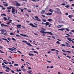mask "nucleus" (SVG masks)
<instances>
[{
    "label": "nucleus",
    "instance_id": "nucleus-14",
    "mask_svg": "<svg viewBox=\"0 0 74 74\" xmlns=\"http://www.w3.org/2000/svg\"><path fill=\"white\" fill-rule=\"evenodd\" d=\"M16 26H17L18 28H20L21 26H22V25H21L19 24L17 25Z\"/></svg>",
    "mask_w": 74,
    "mask_h": 74
},
{
    "label": "nucleus",
    "instance_id": "nucleus-51",
    "mask_svg": "<svg viewBox=\"0 0 74 74\" xmlns=\"http://www.w3.org/2000/svg\"><path fill=\"white\" fill-rule=\"evenodd\" d=\"M51 37H52V38H53L54 39H55V38H56L55 37V36H52Z\"/></svg>",
    "mask_w": 74,
    "mask_h": 74
},
{
    "label": "nucleus",
    "instance_id": "nucleus-32",
    "mask_svg": "<svg viewBox=\"0 0 74 74\" xmlns=\"http://www.w3.org/2000/svg\"><path fill=\"white\" fill-rule=\"evenodd\" d=\"M56 44H60V42L59 41H57L56 42Z\"/></svg>",
    "mask_w": 74,
    "mask_h": 74
},
{
    "label": "nucleus",
    "instance_id": "nucleus-56",
    "mask_svg": "<svg viewBox=\"0 0 74 74\" xmlns=\"http://www.w3.org/2000/svg\"><path fill=\"white\" fill-rule=\"evenodd\" d=\"M65 15H69V13H65Z\"/></svg>",
    "mask_w": 74,
    "mask_h": 74
},
{
    "label": "nucleus",
    "instance_id": "nucleus-22",
    "mask_svg": "<svg viewBox=\"0 0 74 74\" xmlns=\"http://www.w3.org/2000/svg\"><path fill=\"white\" fill-rule=\"evenodd\" d=\"M58 30H61V31H63V30H65V29H64V28H62V29H58Z\"/></svg>",
    "mask_w": 74,
    "mask_h": 74
},
{
    "label": "nucleus",
    "instance_id": "nucleus-9",
    "mask_svg": "<svg viewBox=\"0 0 74 74\" xmlns=\"http://www.w3.org/2000/svg\"><path fill=\"white\" fill-rule=\"evenodd\" d=\"M3 26H5V27H8V26H9V25H5L3 24H1V26H2V27H3Z\"/></svg>",
    "mask_w": 74,
    "mask_h": 74
},
{
    "label": "nucleus",
    "instance_id": "nucleus-15",
    "mask_svg": "<svg viewBox=\"0 0 74 74\" xmlns=\"http://www.w3.org/2000/svg\"><path fill=\"white\" fill-rule=\"evenodd\" d=\"M68 17H69V18H70V19H72V17H73V15H69L68 16Z\"/></svg>",
    "mask_w": 74,
    "mask_h": 74
},
{
    "label": "nucleus",
    "instance_id": "nucleus-33",
    "mask_svg": "<svg viewBox=\"0 0 74 74\" xmlns=\"http://www.w3.org/2000/svg\"><path fill=\"white\" fill-rule=\"evenodd\" d=\"M10 34L12 36H13V35H14V34H13V33H12V32H11L10 33Z\"/></svg>",
    "mask_w": 74,
    "mask_h": 74
},
{
    "label": "nucleus",
    "instance_id": "nucleus-37",
    "mask_svg": "<svg viewBox=\"0 0 74 74\" xmlns=\"http://www.w3.org/2000/svg\"><path fill=\"white\" fill-rule=\"evenodd\" d=\"M22 42H25V43H27V41H24V40H22Z\"/></svg>",
    "mask_w": 74,
    "mask_h": 74
},
{
    "label": "nucleus",
    "instance_id": "nucleus-5",
    "mask_svg": "<svg viewBox=\"0 0 74 74\" xmlns=\"http://www.w3.org/2000/svg\"><path fill=\"white\" fill-rule=\"evenodd\" d=\"M20 35H21V36H23V37H29L28 36L26 35H25V34L24 35L23 34H21Z\"/></svg>",
    "mask_w": 74,
    "mask_h": 74
},
{
    "label": "nucleus",
    "instance_id": "nucleus-49",
    "mask_svg": "<svg viewBox=\"0 0 74 74\" xmlns=\"http://www.w3.org/2000/svg\"><path fill=\"white\" fill-rule=\"evenodd\" d=\"M16 37H20V36H19V35H16Z\"/></svg>",
    "mask_w": 74,
    "mask_h": 74
},
{
    "label": "nucleus",
    "instance_id": "nucleus-48",
    "mask_svg": "<svg viewBox=\"0 0 74 74\" xmlns=\"http://www.w3.org/2000/svg\"><path fill=\"white\" fill-rule=\"evenodd\" d=\"M6 65H4L2 66V67H3V68H5V67H6Z\"/></svg>",
    "mask_w": 74,
    "mask_h": 74
},
{
    "label": "nucleus",
    "instance_id": "nucleus-58",
    "mask_svg": "<svg viewBox=\"0 0 74 74\" xmlns=\"http://www.w3.org/2000/svg\"><path fill=\"white\" fill-rule=\"evenodd\" d=\"M62 5H66V4H65V3H62Z\"/></svg>",
    "mask_w": 74,
    "mask_h": 74
},
{
    "label": "nucleus",
    "instance_id": "nucleus-34",
    "mask_svg": "<svg viewBox=\"0 0 74 74\" xmlns=\"http://www.w3.org/2000/svg\"><path fill=\"white\" fill-rule=\"evenodd\" d=\"M4 21H7V18H6V17H4Z\"/></svg>",
    "mask_w": 74,
    "mask_h": 74
},
{
    "label": "nucleus",
    "instance_id": "nucleus-18",
    "mask_svg": "<svg viewBox=\"0 0 74 74\" xmlns=\"http://www.w3.org/2000/svg\"><path fill=\"white\" fill-rule=\"evenodd\" d=\"M52 14V13L48 12L47 14V15H51Z\"/></svg>",
    "mask_w": 74,
    "mask_h": 74
},
{
    "label": "nucleus",
    "instance_id": "nucleus-30",
    "mask_svg": "<svg viewBox=\"0 0 74 74\" xmlns=\"http://www.w3.org/2000/svg\"><path fill=\"white\" fill-rule=\"evenodd\" d=\"M29 56H34V54H30V53H29Z\"/></svg>",
    "mask_w": 74,
    "mask_h": 74
},
{
    "label": "nucleus",
    "instance_id": "nucleus-41",
    "mask_svg": "<svg viewBox=\"0 0 74 74\" xmlns=\"http://www.w3.org/2000/svg\"><path fill=\"white\" fill-rule=\"evenodd\" d=\"M17 52H18V53H20L21 54V53H21V51H17Z\"/></svg>",
    "mask_w": 74,
    "mask_h": 74
},
{
    "label": "nucleus",
    "instance_id": "nucleus-8",
    "mask_svg": "<svg viewBox=\"0 0 74 74\" xmlns=\"http://www.w3.org/2000/svg\"><path fill=\"white\" fill-rule=\"evenodd\" d=\"M3 63H4L5 64H8V62H6L7 61L5 60H4L3 61Z\"/></svg>",
    "mask_w": 74,
    "mask_h": 74
},
{
    "label": "nucleus",
    "instance_id": "nucleus-23",
    "mask_svg": "<svg viewBox=\"0 0 74 74\" xmlns=\"http://www.w3.org/2000/svg\"><path fill=\"white\" fill-rule=\"evenodd\" d=\"M67 39L69 40V41H70L71 42V41H72V40L71 39V38H67Z\"/></svg>",
    "mask_w": 74,
    "mask_h": 74
},
{
    "label": "nucleus",
    "instance_id": "nucleus-21",
    "mask_svg": "<svg viewBox=\"0 0 74 74\" xmlns=\"http://www.w3.org/2000/svg\"><path fill=\"white\" fill-rule=\"evenodd\" d=\"M49 11H50V12H53V10H52L50 9L49 10Z\"/></svg>",
    "mask_w": 74,
    "mask_h": 74
},
{
    "label": "nucleus",
    "instance_id": "nucleus-7",
    "mask_svg": "<svg viewBox=\"0 0 74 74\" xmlns=\"http://www.w3.org/2000/svg\"><path fill=\"white\" fill-rule=\"evenodd\" d=\"M26 44H27V45H28V46H30V47H32V45L30 44V43L29 42H27V43H26Z\"/></svg>",
    "mask_w": 74,
    "mask_h": 74
},
{
    "label": "nucleus",
    "instance_id": "nucleus-16",
    "mask_svg": "<svg viewBox=\"0 0 74 74\" xmlns=\"http://www.w3.org/2000/svg\"><path fill=\"white\" fill-rule=\"evenodd\" d=\"M29 25H30V26H32V27H35V26L33 24L31 23L29 24Z\"/></svg>",
    "mask_w": 74,
    "mask_h": 74
},
{
    "label": "nucleus",
    "instance_id": "nucleus-64",
    "mask_svg": "<svg viewBox=\"0 0 74 74\" xmlns=\"http://www.w3.org/2000/svg\"><path fill=\"white\" fill-rule=\"evenodd\" d=\"M8 40H9V41H10V38H8Z\"/></svg>",
    "mask_w": 74,
    "mask_h": 74
},
{
    "label": "nucleus",
    "instance_id": "nucleus-31",
    "mask_svg": "<svg viewBox=\"0 0 74 74\" xmlns=\"http://www.w3.org/2000/svg\"><path fill=\"white\" fill-rule=\"evenodd\" d=\"M12 40L13 41H16V40H15V38H12Z\"/></svg>",
    "mask_w": 74,
    "mask_h": 74
},
{
    "label": "nucleus",
    "instance_id": "nucleus-45",
    "mask_svg": "<svg viewBox=\"0 0 74 74\" xmlns=\"http://www.w3.org/2000/svg\"><path fill=\"white\" fill-rule=\"evenodd\" d=\"M21 12H23V9H21Z\"/></svg>",
    "mask_w": 74,
    "mask_h": 74
},
{
    "label": "nucleus",
    "instance_id": "nucleus-10",
    "mask_svg": "<svg viewBox=\"0 0 74 74\" xmlns=\"http://www.w3.org/2000/svg\"><path fill=\"white\" fill-rule=\"evenodd\" d=\"M9 21H10L8 22L7 23V25H9L10 23H11V22H12V20H9Z\"/></svg>",
    "mask_w": 74,
    "mask_h": 74
},
{
    "label": "nucleus",
    "instance_id": "nucleus-12",
    "mask_svg": "<svg viewBox=\"0 0 74 74\" xmlns=\"http://www.w3.org/2000/svg\"><path fill=\"white\" fill-rule=\"evenodd\" d=\"M1 39H2V40H5V41H6L7 42H9V41L8 40H7V39H4V38H1Z\"/></svg>",
    "mask_w": 74,
    "mask_h": 74
},
{
    "label": "nucleus",
    "instance_id": "nucleus-17",
    "mask_svg": "<svg viewBox=\"0 0 74 74\" xmlns=\"http://www.w3.org/2000/svg\"><path fill=\"white\" fill-rule=\"evenodd\" d=\"M45 12V10H42V11H41V14H44V12Z\"/></svg>",
    "mask_w": 74,
    "mask_h": 74
},
{
    "label": "nucleus",
    "instance_id": "nucleus-4",
    "mask_svg": "<svg viewBox=\"0 0 74 74\" xmlns=\"http://www.w3.org/2000/svg\"><path fill=\"white\" fill-rule=\"evenodd\" d=\"M3 5H4V6H5L6 7H7V6H8V3H6V2H3Z\"/></svg>",
    "mask_w": 74,
    "mask_h": 74
},
{
    "label": "nucleus",
    "instance_id": "nucleus-55",
    "mask_svg": "<svg viewBox=\"0 0 74 74\" xmlns=\"http://www.w3.org/2000/svg\"><path fill=\"white\" fill-rule=\"evenodd\" d=\"M71 32H73V33H74V30H71Z\"/></svg>",
    "mask_w": 74,
    "mask_h": 74
},
{
    "label": "nucleus",
    "instance_id": "nucleus-19",
    "mask_svg": "<svg viewBox=\"0 0 74 74\" xmlns=\"http://www.w3.org/2000/svg\"><path fill=\"white\" fill-rule=\"evenodd\" d=\"M63 26V25H58L57 27L58 28H60V27H62Z\"/></svg>",
    "mask_w": 74,
    "mask_h": 74
},
{
    "label": "nucleus",
    "instance_id": "nucleus-60",
    "mask_svg": "<svg viewBox=\"0 0 74 74\" xmlns=\"http://www.w3.org/2000/svg\"><path fill=\"white\" fill-rule=\"evenodd\" d=\"M22 71H26V70L25 69H22Z\"/></svg>",
    "mask_w": 74,
    "mask_h": 74
},
{
    "label": "nucleus",
    "instance_id": "nucleus-27",
    "mask_svg": "<svg viewBox=\"0 0 74 74\" xmlns=\"http://www.w3.org/2000/svg\"><path fill=\"white\" fill-rule=\"evenodd\" d=\"M14 66H19V64H14Z\"/></svg>",
    "mask_w": 74,
    "mask_h": 74
},
{
    "label": "nucleus",
    "instance_id": "nucleus-40",
    "mask_svg": "<svg viewBox=\"0 0 74 74\" xmlns=\"http://www.w3.org/2000/svg\"><path fill=\"white\" fill-rule=\"evenodd\" d=\"M11 73H15V72H14V71L13 70H11Z\"/></svg>",
    "mask_w": 74,
    "mask_h": 74
},
{
    "label": "nucleus",
    "instance_id": "nucleus-50",
    "mask_svg": "<svg viewBox=\"0 0 74 74\" xmlns=\"http://www.w3.org/2000/svg\"><path fill=\"white\" fill-rule=\"evenodd\" d=\"M57 10L58 11H60V10L59 9L57 8Z\"/></svg>",
    "mask_w": 74,
    "mask_h": 74
},
{
    "label": "nucleus",
    "instance_id": "nucleus-6",
    "mask_svg": "<svg viewBox=\"0 0 74 74\" xmlns=\"http://www.w3.org/2000/svg\"><path fill=\"white\" fill-rule=\"evenodd\" d=\"M15 9L13 8H12V14H15Z\"/></svg>",
    "mask_w": 74,
    "mask_h": 74
},
{
    "label": "nucleus",
    "instance_id": "nucleus-63",
    "mask_svg": "<svg viewBox=\"0 0 74 74\" xmlns=\"http://www.w3.org/2000/svg\"><path fill=\"white\" fill-rule=\"evenodd\" d=\"M3 48V47L2 46H0V49H2Z\"/></svg>",
    "mask_w": 74,
    "mask_h": 74
},
{
    "label": "nucleus",
    "instance_id": "nucleus-36",
    "mask_svg": "<svg viewBox=\"0 0 74 74\" xmlns=\"http://www.w3.org/2000/svg\"><path fill=\"white\" fill-rule=\"evenodd\" d=\"M66 57L67 58H69V59H70V58H71L70 57V56H66Z\"/></svg>",
    "mask_w": 74,
    "mask_h": 74
},
{
    "label": "nucleus",
    "instance_id": "nucleus-2",
    "mask_svg": "<svg viewBox=\"0 0 74 74\" xmlns=\"http://www.w3.org/2000/svg\"><path fill=\"white\" fill-rule=\"evenodd\" d=\"M0 31L1 32V34H4V32H6V30L5 29H1L0 30Z\"/></svg>",
    "mask_w": 74,
    "mask_h": 74
},
{
    "label": "nucleus",
    "instance_id": "nucleus-59",
    "mask_svg": "<svg viewBox=\"0 0 74 74\" xmlns=\"http://www.w3.org/2000/svg\"><path fill=\"white\" fill-rule=\"evenodd\" d=\"M42 20L43 22H46V21L44 19H43Z\"/></svg>",
    "mask_w": 74,
    "mask_h": 74
},
{
    "label": "nucleus",
    "instance_id": "nucleus-62",
    "mask_svg": "<svg viewBox=\"0 0 74 74\" xmlns=\"http://www.w3.org/2000/svg\"><path fill=\"white\" fill-rule=\"evenodd\" d=\"M5 71H6V72H9V70L8 71V70L6 69Z\"/></svg>",
    "mask_w": 74,
    "mask_h": 74
},
{
    "label": "nucleus",
    "instance_id": "nucleus-35",
    "mask_svg": "<svg viewBox=\"0 0 74 74\" xmlns=\"http://www.w3.org/2000/svg\"><path fill=\"white\" fill-rule=\"evenodd\" d=\"M34 53H37V54H38V52L36 51H34Z\"/></svg>",
    "mask_w": 74,
    "mask_h": 74
},
{
    "label": "nucleus",
    "instance_id": "nucleus-25",
    "mask_svg": "<svg viewBox=\"0 0 74 74\" xmlns=\"http://www.w3.org/2000/svg\"><path fill=\"white\" fill-rule=\"evenodd\" d=\"M65 7H66V8H69V7H70V5H65Z\"/></svg>",
    "mask_w": 74,
    "mask_h": 74
},
{
    "label": "nucleus",
    "instance_id": "nucleus-42",
    "mask_svg": "<svg viewBox=\"0 0 74 74\" xmlns=\"http://www.w3.org/2000/svg\"><path fill=\"white\" fill-rule=\"evenodd\" d=\"M50 50L51 51H55V50H56L54 49H51Z\"/></svg>",
    "mask_w": 74,
    "mask_h": 74
},
{
    "label": "nucleus",
    "instance_id": "nucleus-26",
    "mask_svg": "<svg viewBox=\"0 0 74 74\" xmlns=\"http://www.w3.org/2000/svg\"><path fill=\"white\" fill-rule=\"evenodd\" d=\"M11 8H12V7H11V6H10V7H8L7 8V9H11Z\"/></svg>",
    "mask_w": 74,
    "mask_h": 74
},
{
    "label": "nucleus",
    "instance_id": "nucleus-28",
    "mask_svg": "<svg viewBox=\"0 0 74 74\" xmlns=\"http://www.w3.org/2000/svg\"><path fill=\"white\" fill-rule=\"evenodd\" d=\"M5 69H7V70H10V68L7 67V66H6L5 67Z\"/></svg>",
    "mask_w": 74,
    "mask_h": 74
},
{
    "label": "nucleus",
    "instance_id": "nucleus-61",
    "mask_svg": "<svg viewBox=\"0 0 74 74\" xmlns=\"http://www.w3.org/2000/svg\"><path fill=\"white\" fill-rule=\"evenodd\" d=\"M66 30H67V31H69V29L67 28H66Z\"/></svg>",
    "mask_w": 74,
    "mask_h": 74
},
{
    "label": "nucleus",
    "instance_id": "nucleus-44",
    "mask_svg": "<svg viewBox=\"0 0 74 74\" xmlns=\"http://www.w3.org/2000/svg\"><path fill=\"white\" fill-rule=\"evenodd\" d=\"M2 10H5V8H4L3 7V6L2 7Z\"/></svg>",
    "mask_w": 74,
    "mask_h": 74
},
{
    "label": "nucleus",
    "instance_id": "nucleus-52",
    "mask_svg": "<svg viewBox=\"0 0 74 74\" xmlns=\"http://www.w3.org/2000/svg\"><path fill=\"white\" fill-rule=\"evenodd\" d=\"M47 61L48 63H51V61H48V60H47Z\"/></svg>",
    "mask_w": 74,
    "mask_h": 74
},
{
    "label": "nucleus",
    "instance_id": "nucleus-20",
    "mask_svg": "<svg viewBox=\"0 0 74 74\" xmlns=\"http://www.w3.org/2000/svg\"><path fill=\"white\" fill-rule=\"evenodd\" d=\"M48 21H49V22H52V21H53V20L51 18H49L48 19Z\"/></svg>",
    "mask_w": 74,
    "mask_h": 74
},
{
    "label": "nucleus",
    "instance_id": "nucleus-29",
    "mask_svg": "<svg viewBox=\"0 0 74 74\" xmlns=\"http://www.w3.org/2000/svg\"><path fill=\"white\" fill-rule=\"evenodd\" d=\"M9 64H10V66H12V63H11V62H9Z\"/></svg>",
    "mask_w": 74,
    "mask_h": 74
},
{
    "label": "nucleus",
    "instance_id": "nucleus-13",
    "mask_svg": "<svg viewBox=\"0 0 74 74\" xmlns=\"http://www.w3.org/2000/svg\"><path fill=\"white\" fill-rule=\"evenodd\" d=\"M12 48L14 49H12V50H11L12 51H14H14H16V49H16L15 48V47H12Z\"/></svg>",
    "mask_w": 74,
    "mask_h": 74
},
{
    "label": "nucleus",
    "instance_id": "nucleus-3",
    "mask_svg": "<svg viewBox=\"0 0 74 74\" xmlns=\"http://www.w3.org/2000/svg\"><path fill=\"white\" fill-rule=\"evenodd\" d=\"M35 20H36V21H41V20L40 19V18H38V16H35Z\"/></svg>",
    "mask_w": 74,
    "mask_h": 74
},
{
    "label": "nucleus",
    "instance_id": "nucleus-54",
    "mask_svg": "<svg viewBox=\"0 0 74 74\" xmlns=\"http://www.w3.org/2000/svg\"><path fill=\"white\" fill-rule=\"evenodd\" d=\"M53 66H51L50 67V69H52V68H53Z\"/></svg>",
    "mask_w": 74,
    "mask_h": 74
},
{
    "label": "nucleus",
    "instance_id": "nucleus-11",
    "mask_svg": "<svg viewBox=\"0 0 74 74\" xmlns=\"http://www.w3.org/2000/svg\"><path fill=\"white\" fill-rule=\"evenodd\" d=\"M47 34H50V35H53V34H52V32H47Z\"/></svg>",
    "mask_w": 74,
    "mask_h": 74
},
{
    "label": "nucleus",
    "instance_id": "nucleus-1",
    "mask_svg": "<svg viewBox=\"0 0 74 74\" xmlns=\"http://www.w3.org/2000/svg\"><path fill=\"white\" fill-rule=\"evenodd\" d=\"M42 30H41V31H40V32H41V33H46L47 32H45V31H46V30L45 29H44L43 28H42Z\"/></svg>",
    "mask_w": 74,
    "mask_h": 74
},
{
    "label": "nucleus",
    "instance_id": "nucleus-46",
    "mask_svg": "<svg viewBox=\"0 0 74 74\" xmlns=\"http://www.w3.org/2000/svg\"><path fill=\"white\" fill-rule=\"evenodd\" d=\"M66 52H68V53H71V51H66Z\"/></svg>",
    "mask_w": 74,
    "mask_h": 74
},
{
    "label": "nucleus",
    "instance_id": "nucleus-43",
    "mask_svg": "<svg viewBox=\"0 0 74 74\" xmlns=\"http://www.w3.org/2000/svg\"><path fill=\"white\" fill-rule=\"evenodd\" d=\"M61 45L62 46H63L64 47H65L66 46V45H65L64 44H61Z\"/></svg>",
    "mask_w": 74,
    "mask_h": 74
},
{
    "label": "nucleus",
    "instance_id": "nucleus-57",
    "mask_svg": "<svg viewBox=\"0 0 74 74\" xmlns=\"http://www.w3.org/2000/svg\"><path fill=\"white\" fill-rule=\"evenodd\" d=\"M8 34H7V33H4L3 34V35H4V36H5V35H7Z\"/></svg>",
    "mask_w": 74,
    "mask_h": 74
},
{
    "label": "nucleus",
    "instance_id": "nucleus-53",
    "mask_svg": "<svg viewBox=\"0 0 74 74\" xmlns=\"http://www.w3.org/2000/svg\"><path fill=\"white\" fill-rule=\"evenodd\" d=\"M23 67H24V66H23V65H22L21 66V69H23Z\"/></svg>",
    "mask_w": 74,
    "mask_h": 74
},
{
    "label": "nucleus",
    "instance_id": "nucleus-47",
    "mask_svg": "<svg viewBox=\"0 0 74 74\" xmlns=\"http://www.w3.org/2000/svg\"><path fill=\"white\" fill-rule=\"evenodd\" d=\"M12 48H8V49H9V50H10V51H11L12 49Z\"/></svg>",
    "mask_w": 74,
    "mask_h": 74
},
{
    "label": "nucleus",
    "instance_id": "nucleus-38",
    "mask_svg": "<svg viewBox=\"0 0 74 74\" xmlns=\"http://www.w3.org/2000/svg\"><path fill=\"white\" fill-rule=\"evenodd\" d=\"M1 15L2 16L3 15V16H6V15L5 14H1Z\"/></svg>",
    "mask_w": 74,
    "mask_h": 74
},
{
    "label": "nucleus",
    "instance_id": "nucleus-39",
    "mask_svg": "<svg viewBox=\"0 0 74 74\" xmlns=\"http://www.w3.org/2000/svg\"><path fill=\"white\" fill-rule=\"evenodd\" d=\"M49 25V23L48 22H47V26H48V25Z\"/></svg>",
    "mask_w": 74,
    "mask_h": 74
},
{
    "label": "nucleus",
    "instance_id": "nucleus-24",
    "mask_svg": "<svg viewBox=\"0 0 74 74\" xmlns=\"http://www.w3.org/2000/svg\"><path fill=\"white\" fill-rule=\"evenodd\" d=\"M16 5H17V6H21V5L20 4L18 3H16Z\"/></svg>",
    "mask_w": 74,
    "mask_h": 74
}]
</instances>
